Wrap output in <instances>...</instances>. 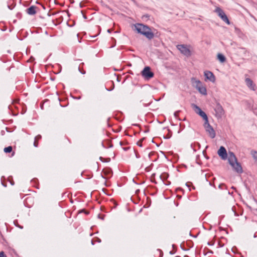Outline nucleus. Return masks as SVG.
Masks as SVG:
<instances>
[{
  "mask_svg": "<svg viewBox=\"0 0 257 257\" xmlns=\"http://www.w3.org/2000/svg\"><path fill=\"white\" fill-rule=\"evenodd\" d=\"M132 29L138 34H140L149 40H152L154 37H157V34H154L151 28L142 23H136L132 25Z\"/></svg>",
  "mask_w": 257,
  "mask_h": 257,
  "instance_id": "obj_1",
  "label": "nucleus"
},
{
  "mask_svg": "<svg viewBox=\"0 0 257 257\" xmlns=\"http://www.w3.org/2000/svg\"><path fill=\"white\" fill-rule=\"evenodd\" d=\"M228 161L235 172L239 174L243 172L240 163L237 162V158L232 152H229Z\"/></svg>",
  "mask_w": 257,
  "mask_h": 257,
  "instance_id": "obj_2",
  "label": "nucleus"
},
{
  "mask_svg": "<svg viewBox=\"0 0 257 257\" xmlns=\"http://www.w3.org/2000/svg\"><path fill=\"white\" fill-rule=\"evenodd\" d=\"M191 82L193 85L198 90V91L203 95L207 94V90L205 86L203 85L201 81L196 79L194 77L191 78Z\"/></svg>",
  "mask_w": 257,
  "mask_h": 257,
  "instance_id": "obj_3",
  "label": "nucleus"
},
{
  "mask_svg": "<svg viewBox=\"0 0 257 257\" xmlns=\"http://www.w3.org/2000/svg\"><path fill=\"white\" fill-rule=\"evenodd\" d=\"M203 126L206 132L208 134L211 139H213L216 136V133L213 127L209 124L208 118L204 121Z\"/></svg>",
  "mask_w": 257,
  "mask_h": 257,
  "instance_id": "obj_4",
  "label": "nucleus"
},
{
  "mask_svg": "<svg viewBox=\"0 0 257 257\" xmlns=\"http://www.w3.org/2000/svg\"><path fill=\"white\" fill-rule=\"evenodd\" d=\"M141 75L145 80H148L154 77V73L149 66H146L141 71Z\"/></svg>",
  "mask_w": 257,
  "mask_h": 257,
  "instance_id": "obj_5",
  "label": "nucleus"
},
{
  "mask_svg": "<svg viewBox=\"0 0 257 257\" xmlns=\"http://www.w3.org/2000/svg\"><path fill=\"white\" fill-rule=\"evenodd\" d=\"M191 107L195 113L200 116L204 121L208 118L206 113L203 111L198 105L194 103H192Z\"/></svg>",
  "mask_w": 257,
  "mask_h": 257,
  "instance_id": "obj_6",
  "label": "nucleus"
},
{
  "mask_svg": "<svg viewBox=\"0 0 257 257\" xmlns=\"http://www.w3.org/2000/svg\"><path fill=\"white\" fill-rule=\"evenodd\" d=\"M215 116L218 118H221L224 114V110L219 102H216L214 107Z\"/></svg>",
  "mask_w": 257,
  "mask_h": 257,
  "instance_id": "obj_7",
  "label": "nucleus"
},
{
  "mask_svg": "<svg viewBox=\"0 0 257 257\" xmlns=\"http://www.w3.org/2000/svg\"><path fill=\"white\" fill-rule=\"evenodd\" d=\"M215 12L218 14V16L223 21L225 22L228 25L230 24L226 15L220 8L217 7L215 9Z\"/></svg>",
  "mask_w": 257,
  "mask_h": 257,
  "instance_id": "obj_8",
  "label": "nucleus"
},
{
  "mask_svg": "<svg viewBox=\"0 0 257 257\" xmlns=\"http://www.w3.org/2000/svg\"><path fill=\"white\" fill-rule=\"evenodd\" d=\"M177 47L178 49L180 51V52L186 57H188L191 55L190 50L187 48L186 45H178Z\"/></svg>",
  "mask_w": 257,
  "mask_h": 257,
  "instance_id": "obj_9",
  "label": "nucleus"
},
{
  "mask_svg": "<svg viewBox=\"0 0 257 257\" xmlns=\"http://www.w3.org/2000/svg\"><path fill=\"white\" fill-rule=\"evenodd\" d=\"M204 75L205 81L208 80L212 82L215 81V76L211 71L206 70L204 72Z\"/></svg>",
  "mask_w": 257,
  "mask_h": 257,
  "instance_id": "obj_10",
  "label": "nucleus"
},
{
  "mask_svg": "<svg viewBox=\"0 0 257 257\" xmlns=\"http://www.w3.org/2000/svg\"><path fill=\"white\" fill-rule=\"evenodd\" d=\"M102 172L103 173L104 175L101 174V176L104 179H107L111 177L113 174L112 169L109 167H105L103 168L102 170Z\"/></svg>",
  "mask_w": 257,
  "mask_h": 257,
  "instance_id": "obj_11",
  "label": "nucleus"
},
{
  "mask_svg": "<svg viewBox=\"0 0 257 257\" xmlns=\"http://www.w3.org/2000/svg\"><path fill=\"white\" fill-rule=\"evenodd\" d=\"M217 154L223 160H225L227 158V153L226 150L225 148L223 146H221L220 147L217 151Z\"/></svg>",
  "mask_w": 257,
  "mask_h": 257,
  "instance_id": "obj_12",
  "label": "nucleus"
},
{
  "mask_svg": "<svg viewBox=\"0 0 257 257\" xmlns=\"http://www.w3.org/2000/svg\"><path fill=\"white\" fill-rule=\"evenodd\" d=\"M39 8L35 6H31L26 9V13L31 16L35 15L37 13V10Z\"/></svg>",
  "mask_w": 257,
  "mask_h": 257,
  "instance_id": "obj_13",
  "label": "nucleus"
},
{
  "mask_svg": "<svg viewBox=\"0 0 257 257\" xmlns=\"http://www.w3.org/2000/svg\"><path fill=\"white\" fill-rule=\"evenodd\" d=\"M247 87L251 90H254L255 88V85L253 84L252 80L249 78H246L245 79Z\"/></svg>",
  "mask_w": 257,
  "mask_h": 257,
  "instance_id": "obj_14",
  "label": "nucleus"
},
{
  "mask_svg": "<svg viewBox=\"0 0 257 257\" xmlns=\"http://www.w3.org/2000/svg\"><path fill=\"white\" fill-rule=\"evenodd\" d=\"M163 129L166 130L167 132V135L163 136V138L165 139H169L171 138L173 134L172 132L167 127H165L163 128Z\"/></svg>",
  "mask_w": 257,
  "mask_h": 257,
  "instance_id": "obj_15",
  "label": "nucleus"
},
{
  "mask_svg": "<svg viewBox=\"0 0 257 257\" xmlns=\"http://www.w3.org/2000/svg\"><path fill=\"white\" fill-rule=\"evenodd\" d=\"M217 57L218 61L221 63H224L226 60V58L225 56L221 53H218L217 55Z\"/></svg>",
  "mask_w": 257,
  "mask_h": 257,
  "instance_id": "obj_16",
  "label": "nucleus"
},
{
  "mask_svg": "<svg viewBox=\"0 0 257 257\" xmlns=\"http://www.w3.org/2000/svg\"><path fill=\"white\" fill-rule=\"evenodd\" d=\"M169 177V174L166 172H164L162 173L160 176V178L162 180L163 182H164L166 180H167Z\"/></svg>",
  "mask_w": 257,
  "mask_h": 257,
  "instance_id": "obj_17",
  "label": "nucleus"
},
{
  "mask_svg": "<svg viewBox=\"0 0 257 257\" xmlns=\"http://www.w3.org/2000/svg\"><path fill=\"white\" fill-rule=\"evenodd\" d=\"M106 85L108 86L109 85H111V86L109 88H106L107 91H111L114 88V83L113 81H110L107 82Z\"/></svg>",
  "mask_w": 257,
  "mask_h": 257,
  "instance_id": "obj_18",
  "label": "nucleus"
},
{
  "mask_svg": "<svg viewBox=\"0 0 257 257\" xmlns=\"http://www.w3.org/2000/svg\"><path fill=\"white\" fill-rule=\"evenodd\" d=\"M250 154L252 158L255 160L257 163V151L255 150H251Z\"/></svg>",
  "mask_w": 257,
  "mask_h": 257,
  "instance_id": "obj_19",
  "label": "nucleus"
},
{
  "mask_svg": "<svg viewBox=\"0 0 257 257\" xmlns=\"http://www.w3.org/2000/svg\"><path fill=\"white\" fill-rule=\"evenodd\" d=\"M4 151L6 153H10L13 151V148L12 146H9L5 148Z\"/></svg>",
  "mask_w": 257,
  "mask_h": 257,
  "instance_id": "obj_20",
  "label": "nucleus"
},
{
  "mask_svg": "<svg viewBox=\"0 0 257 257\" xmlns=\"http://www.w3.org/2000/svg\"><path fill=\"white\" fill-rule=\"evenodd\" d=\"M84 63H81L79 67H78V70L82 74H85L86 73V71L85 70H84L83 69H82L81 67V66H83L84 65Z\"/></svg>",
  "mask_w": 257,
  "mask_h": 257,
  "instance_id": "obj_21",
  "label": "nucleus"
},
{
  "mask_svg": "<svg viewBox=\"0 0 257 257\" xmlns=\"http://www.w3.org/2000/svg\"><path fill=\"white\" fill-rule=\"evenodd\" d=\"M172 248L173 249L169 252L170 254H173L177 251L176 246L175 244H172Z\"/></svg>",
  "mask_w": 257,
  "mask_h": 257,
  "instance_id": "obj_22",
  "label": "nucleus"
},
{
  "mask_svg": "<svg viewBox=\"0 0 257 257\" xmlns=\"http://www.w3.org/2000/svg\"><path fill=\"white\" fill-rule=\"evenodd\" d=\"M8 181L10 183L11 185L13 186L15 184V182L13 180V177L10 176L8 178Z\"/></svg>",
  "mask_w": 257,
  "mask_h": 257,
  "instance_id": "obj_23",
  "label": "nucleus"
},
{
  "mask_svg": "<svg viewBox=\"0 0 257 257\" xmlns=\"http://www.w3.org/2000/svg\"><path fill=\"white\" fill-rule=\"evenodd\" d=\"M145 140V138H142L141 139H140L137 143V145L140 147H142L143 146V145H142V143Z\"/></svg>",
  "mask_w": 257,
  "mask_h": 257,
  "instance_id": "obj_24",
  "label": "nucleus"
},
{
  "mask_svg": "<svg viewBox=\"0 0 257 257\" xmlns=\"http://www.w3.org/2000/svg\"><path fill=\"white\" fill-rule=\"evenodd\" d=\"M107 144H108L107 146L105 147V146H104V144L103 143H102V146H103V147H104L105 148H112L113 147V145L111 142L108 141L107 142Z\"/></svg>",
  "mask_w": 257,
  "mask_h": 257,
  "instance_id": "obj_25",
  "label": "nucleus"
},
{
  "mask_svg": "<svg viewBox=\"0 0 257 257\" xmlns=\"http://www.w3.org/2000/svg\"><path fill=\"white\" fill-rule=\"evenodd\" d=\"M79 213H84L86 215H88L90 213V212L88 210H87L85 209H82L79 211Z\"/></svg>",
  "mask_w": 257,
  "mask_h": 257,
  "instance_id": "obj_26",
  "label": "nucleus"
},
{
  "mask_svg": "<svg viewBox=\"0 0 257 257\" xmlns=\"http://www.w3.org/2000/svg\"><path fill=\"white\" fill-rule=\"evenodd\" d=\"M186 185L189 188L191 186H192V188L193 189H195V188L194 186H193V184L192 182H187L186 183Z\"/></svg>",
  "mask_w": 257,
  "mask_h": 257,
  "instance_id": "obj_27",
  "label": "nucleus"
},
{
  "mask_svg": "<svg viewBox=\"0 0 257 257\" xmlns=\"http://www.w3.org/2000/svg\"><path fill=\"white\" fill-rule=\"evenodd\" d=\"M224 187L226 189V186L225 185V184L224 183H221V184H220L218 186V188L220 189H224Z\"/></svg>",
  "mask_w": 257,
  "mask_h": 257,
  "instance_id": "obj_28",
  "label": "nucleus"
},
{
  "mask_svg": "<svg viewBox=\"0 0 257 257\" xmlns=\"http://www.w3.org/2000/svg\"><path fill=\"white\" fill-rule=\"evenodd\" d=\"M180 111H181L180 110H178L174 112V115L176 118H178L179 114V113L180 112Z\"/></svg>",
  "mask_w": 257,
  "mask_h": 257,
  "instance_id": "obj_29",
  "label": "nucleus"
},
{
  "mask_svg": "<svg viewBox=\"0 0 257 257\" xmlns=\"http://www.w3.org/2000/svg\"><path fill=\"white\" fill-rule=\"evenodd\" d=\"M16 3H14V4H13V5H8V8H9L10 10H13V9L15 8V7L16 6Z\"/></svg>",
  "mask_w": 257,
  "mask_h": 257,
  "instance_id": "obj_30",
  "label": "nucleus"
},
{
  "mask_svg": "<svg viewBox=\"0 0 257 257\" xmlns=\"http://www.w3.org/2000/svg\"><path fill=\"white\" fill-rule=\"evenodd\" d=\"M155 176V174H152V176H151V178H152V179H151V181H152L153 183H155V184H157V181L155 180V178H154Z\"/></svg>",
  "mask_w": 257,
  "mask_h": 257,
  "instance_id": "obj_31",
  "label": "nucleus"
},
{
  "mask_svg": "<svg viewBox=\"0 0 257 257\" xmlns=\"http://www.w3.org/2000/svg\"><path fill=\"white\" fill-rule=\"evenodd\" d=\"M193 242L191 241V240H188L187 241V245L189 247H192V246H193Z\"/></svg>",
  "mask_w": 257,
  "mask_h": 257,
  "instance_id": "obj_32",
  "label": "nucleus"
},
{
  "mask_svg": "<svg viewBox=\"0 0 257 257\" xmlns=\"http://www.w3.org/2000/svg\"><path fill=\"white\" fill-rule=\"evenodd\" d=\"M36 4H38V5H41V6H42V8L44 10L46 9V8H45V6L43 4H42L41 3L39 2V1H37L36 2Z\"/></svg>",
  "mask_w": 257,
  "mask_h": 257,
  "instance_id": "obj_33",
  "label": "nucleus"
},
{
  "mask_svg": "<svg viewBox=\"0 0 257 257\" xmlns=\"http://www.w3.org/2000/svg\"><path fill=\"white\" fill-rule=\"evenodd\" d=\"M180 247L181 248V249H182V250H184V251H187V250H188L189 249L186 248L184 247V245H183V243H181V244H180Z\"/></svg>",
  "mask_w": 257,
  "mask_h": 257,
  "instance_id": "obj_34",
  "label": "nucleus"
},
{
  "mask_svg": "<svg viewBox=\"0 0 257 257\" xmlns=\"http://www.w3.org/2000/svg\"><path fill=\"white\" fill-rule=\"evenodd\" d=\"M0 257H7L3 251H0Z\"/></svg>",
  "mask_w": 257,
  "mask_h": 257,
  "instance_id": "obj_35",
  "label": "nucleus"
},
{
  "mask_svg": "<svg viewBox=\"0 0 257 257\" xmlns=\"http://www.w3.org/2000/svg\"><path fill=\"white\" fill-rule=\"evenodd\" d=\"M104 217H105V215H101V214L98 215V218L101 220H104Z\"/></svg>",
  "mask_w": 257,
  "mask_h": 257,
  "instance_id": "obj_36",
  "label": "nucleus"
},
{
  "mask_svg": "<svg viewBox=\"0 0 257 257\" xmlns=\"http://www.w3.org/2000/svg\"><path fill=\"white\" fill-rule=\"evenodd\" d=\"M3 178H4L5 179V177H3L2 178V185L5 187H7V183L3 181Z\"/></svg>",
  "mask_w": 257,
  "mask_h": 257,
  "instance_id": "obj_37",
  "label": "nucleus"
},
{
  "mask_svg": "<svg viewBox=\"0 0 257 257\" xmlns=\"http://www.w3.org/2000/svg\"><path fill=\"white\" fill-rule=\"evenodd\" d=\"M163 182H164V184L167 186L171 184V182L167 180H166L165 181H164Z\"/></svg>",
  "mask_w": 257,
  "mask_h": 257,
  "instance_id": "obj_38",
  "label": "nucleus"
},
{
  "mask_svg": "<svg viewBox=\"0 0 257 257\" xmlns=\"http://www.w3.org/2000/svg\"><path fill=\"white\" fill-rule=\"evenodd\" d=\"M214 243H215V241L214 240H212L211 241L208 242H207V244L208 245L211 246V245H213L214 244Z\"/></svg>",
  "mask_w": 257,
  "mask_h": 257,
  "instance_id": "obj_39",
  "label": "nucleus"
},
{
  "mask_svg": "<svg viewBox=\"0 0 257 257\" xmlns=\"http://www.w3.org/2000/svg\"><path fill=\"white\" fill-rule=\"evenodd\" d=\"M34 146L35 147H37L38 146V140L35 139V141H34Z\"/></svg>",
  "mask_w": 257,
  "mask_h": 257,
  "instance_id": "obj_40",
  "label": "nucleus"
},
{
  "mask_svg": "<svg viewBox=\"0 0 257 257\" xmlns=\"http://www.w3.org/2000/svg\"><path fill=\"white\" fill-rule=\"evenodd\" d=\"M42 138V136L40 135H37L35 138V140H40Z\"/></svg>",
  "mask_w": 257,
  "mask_h": 257,
  "instance_id": "obj_41",
  "label": "nucleus"
},
{
  "mask_svg": "<svg viewBox=\"0 0 257 257\" xmlns=\"http://www.w3.org/2000/svg\"><path fill=\"white\" fill-rule=\"evenodd\" d=\"M81 13L83 15V17L84 19H87V16L84 14V11H81Z\"/></svg>",
  "mask_w": 257,
  "mask_h": 257,
  "instance_id": "obj_42",
  "label": "nucleus"
},
{
  "mask_svg": "<svg viewBox=\"0 0 257 257\" xmlns=\"http://www.w3.org/2000/svg\"><path fill=\"white\" fill-rule=\"evenodd\" d=\"M121 76H117V78H116V80H117V81H118V82H120V81H121Z\"/></svg>",
  "mask_w": 257,
  "mask_h": 257,
  "instance_id": "obj_43",
  "label": "nucleus"
},
{
  "mask_svg": "<svg viewBox=\"0 0 257 257\" xmlns=\"http://www.w3.org/2000/svg\"><path fill=\"white\" fill-rule=\"evenodd\" d=\"M130 149V147H123V148H122V149L124 151H128Z\"/></svg>",
  "mask_w": 257,
  "mask_h": 257,
  "instance_id": "obj_44",
  "label": "nucleus"
},
{
  "mask_svg": "<svg viewBox=\"0 0 257 257\" xmlns=\"http://www.w3.org/2000/svg\"><path fill=\"white\" fill-rule=\"evenodd\" d=\"M95 240H96V241H97L98 242H100L101 241V239L100 238H99L98 237H96Z\"/></svg>",
  "mask_w": 257,
  "mask_h": 257,
  "instance_id": "obj_45",
  "label": "nucleus"
},
{
  "mask_svg": "<svg viewBox=\"0 0 257 257\" xmlns=\"http://www.w3.org/2000/svg\"><path fill=\"white\" fill-rule=\"evenodd\" d=\"M99 160H100L101 162H105V161H104V158H103V157H99Z\"/></svg>",
  "mask_w": 257,
  "mask_h": 257,
  "instance_id": "obj_46",
  "label": "nucleus"
},
{
  "mask_svg": "<svg viewBox=\"0 0 257 257\" xmlns=\"http://www.w3.org/2000/svg\"><path fill=\"white\" fill-rule=\"evenodd\" d=\"M14 224L16 226H17L18 224V221L17 220H15L14 221Z\"/></svg>",
  "mask_w": 257,
  "mask_h": 257,
  "instance_id": "obj_47",
  "label": "nucleus"
},
{
  "mask_svg": "<svg viewBox=\"0 0 257 257\" xmlns=\"http://www.w3.org/2000/svg\"><path fill=\"white\" fill-rule=\"evenodd\" d=\"M140 192V190L139 189H138L136 191V194H138V193H139Z\"/></svg>",
  "mask_w": 257,
  "mask_h": 257,
  "instance_id": "obj_48",
  "label": "nucleus"
},
{
  "mask_svg": "<svg viewBox=\"0 0 257 257\" xmlns=\"http://www.w3.org/2000/svg\"><path fill=\"white\" fill-rule=\"evenodd\" d=\"M136 156L137 158H139L140 157L138 153L136 152Z\"/></svg>",
  "mask_w": 257,
  "mask_h": 257,
  "instance_id": "obj_49",
  "label": "nucleus"
},
{
  "mask_svg": "<svg viewBox=\"0 0 257 257\" xmlns=\"http://www.w3.org/2000/svg\"><path fill=\"white\" fill-rule=\"evenodd\" d=\"M111 31H112L111 29H109L107 30V32L109 33H110L111 32Z\"/></svg>",
  "mask_w": 257,
  "mask_h": 257,
  "instance_id": "obj_50",
  "label": "nucleus"
},
{
  "mask_svg": "<svg viewBox=\"0 0 257 257\" xmlns=\"http://www.w3.org/2000/svg\"><path fill=\"white\" fill-rule=\"evenodd\" d=\"M91 244L92 245L94 244V239H92V240H91Z\"/></svg>",
  "mask_w": 257,
  "mask_h": 257,
  "instance_id": "obj_51",
  "label": "nucleus"
},
{
  "mask_svg": "<svg viewBox=\"0 0 257 257\" xmlns=\"http://www.w3.org/2000/svg\"><path fill=\"white\" fill-rule=\"evenodd\" d=\"M119 144H120V146H122V145H123V142H121V141H120V142Z\"/></svg>",
  "mask_w": 257,
  "mask_h": 257,
  "instance_id": "obj_52",
  "label": "nucleus"
},
{
  "mask_svg": "<svg viewBox=\"0 0 257 257\" xmlns=\"http://www.w3.org/2000/svg\"><path fill=\"white\" fill-rule=\"evenodd\" d=\"M17 226L19 227V228H21V229L23 228V226H20L19 224H18Z\"/></svg>",
  "mask_w": 257,
  "mask_h": 257,
  "instance_id": "obj_53",
  "label": "nucleus"
},
{
  "mask_svg": "<svg viewBox=\"0 0 257 257\" xmlns=\"http://www.w3.org/2000/svg\"><path fill=\"white\" fill-rule=\"evenodd\" d=\"M1 134H2V135H3L5 134V131H2L1 132Z\"/></svg>",
  "mask_w": 257,
  "mask_h": 257,
  "instance_id": "obj_54",
  "label": "nucleus"
},
{
  "mask_svg": "<svg viewBox=\"0 0 257 257\" xmlns=\"http://www.w3.org/2000/svg\"><path fill=\"white\" fill-rule=\"evenodd\" d=\"M47 16H49V17H50L51 16V14H50V13H48L47 14Z\"/></svg>",
  "mask_w": 257,
  "mask_h": 257,
  "instance_id": "obj_55",
  "label": "nucleus"
},
{
  "mask_svg": "<svg viewBox=\"0 0 257 257\" xmlns=\"http://www.w3.org/2000/svg\"><path fill=\"white\" fill-rule=\"evenodd\" d=\"M55 4H56V5H59V4L56 2V1H55Z\"/></svg>",
  "mask_w": 257,
  "mask_h": 257,
  "instance_id": "obj_56",
  "label": "nucleus"
},
{
  "mask_svg": "<svg viewBox=\"0 0 257 257\" xmlns=\"http://www.w3.org/2000/svg\"><path fill=\"white\" fill-rule=\"evenodd\" d=\"M145 133H148L149 132V129H147V130L145 131Z\"/></svg>",
  "mask_w": 257,
  "mask_h": 257,
  "instance_id": "obj_57",
  "label": "nucleus"
},
{
  "mask_svg": "<svg viewBox=\"0 0 257 257\" xmlns=\"http://www.w3.org/2000/svg\"><path fill=\"white\" fill-rule=\"evenodd\" d=\"M147 200H149L150 201V202H151V199L149 198H147Z\"/></svg>",
  "mask_w": 257,
  "mask_h": 257,
  "instance_id": "obj_58",
  "label": "nucleus"
},
{
  "mask_svg": "<svg viewBox=\"0 0 257 257\" xmlns=\"http://www.w3.org/2000/svg\"><path fill=\"white\" fill-rule=\"evenodd\" d=\"M231 188L234 190L236 189L235 187H234V186H232Z\"/></svg>",
  "mask_w": 257,
  "mask_h": 257,
  "instance_id": "obj_59",
  "label": "nucleus"
},
{
  "mask_svg": "<svg viewBox=\"0 0 257 257\" xmlns=\"http://www.w3.org/2000/svg\"><path fill=\"white\" fill-rule=\"evenodd\" d=\"M107 160L106 162H108L110 160V158H107Z\"/></svg>",
  "mask_w": 257,
  "mask_h": 257,
  "instance_id": "obj_60",
  "label": "nucleus"
},
{
  "mask_svg": "<svg viewBox=\"0 0 257 257\" xmlns=\"http://www.w3.org/2000/svg\"><path fill=\"white\" fill-rule=\"evenodd\" d=\"M125 135L130 136V135L126 132L125 133ZM130 137H131V136H130Z\"/></svg>",
  "mask_w": 257,
  "mask_h": 257,
  "instance_id": "obj_61",
  "label": "nucleus"
},
{
  "mask_svg": "<svg viewBox=\"0 0 257 257\" xmlns=\"http://www.w3.org/2000/svg\"><path fill=\"white\" fill-rule=\"evenodd\" d=\"M113 201L114 202V204H115V205L116 206V205H117V204H116V203L115 201L113 200Z\"/></svg>",
  "mask_w": 257,
  "mask_h": 257,
  "instance_id": "obj_62",
  "label": "nucleus"
},
{
  "mask_svg": "<svg viewBox=\"0 0 257 257\" xmlns=\"http://www.w3.org/2000/svg\"><path fill=\"white\" fill-rule=\"evenodd\" d=\"M209 253H213V251H212V250H210V251H209Z\"/></svg>",
  "mask_w": 257,
  "mask_h": 257,
  "instance_id": "obj_63",
  "label": "nucleus"
},
{
  "mask_svg": "<svg viewBox=\"0 0 257 257\" xmlns=\"http://www.w3.org/2000/svg\"><path fill=\"white\" fill-rule=\"evenodd\" d=\"M184 257H189V256L188 255H185L184 256Z\"/></svg>",
  "mask_w": 257,
  "mask_h": 257,
  "instance_id": "obj_64",
  "label": "nucleus"
}]
</instances>
